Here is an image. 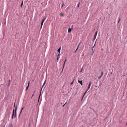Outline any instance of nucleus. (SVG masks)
<instances>
[{"label":"nucleus","instance_id":"6","mask_svg":"<svg viewBox=\"0 0 127 127\" xmlns=\"http://www.w3.org/2000/svg\"><path fill=\"white\" fill-rule=\"evenodd\" d=\"M24 107H23L22 109H21V111H20V113L19 115V117H20V114H21V113H22V110H23V109H24Z\"/></svg>","mask_w":127,"mask_h":127},{"label":"nucleus","instance_id":"10","mask_svg":"<svg viewBox=\"0 0 127 127\" xmlns=\"http://www.w3.org/2000/svg\"><path fill=\"white\" fill-rule=\"evenodd\" d=\"M71 31V29L70 28H69L68 30V32H70Z\"/></svg>","mask_w":127,"mask_h":127},{"label":"nucleus","instance_id":"13","mask_svg":"<svg viewBox=\"0 0 127 127\" xmlns=\"http://www.w3.org/2000/svg\"><path fill=\"white\" fill-rule=\"evenodd\" d=\"M46 19V17H45L42 20V22H44V21H45V19Z\"/></svg>","mask_w":127,"mask_h":127},{"label":"nucleus","instance_id":"1","mask_svg":"<svg viewBox=\"0 0 127 127\" xmlns=\"http://www.w3.org/2000/svg\"><path fill=\"white\" fill-rule=\"evenodd\" d=\"M17 109V106H16V107L15 108V113H14V109L13 110L12 115V119H13V117H14V118H15L16 117V112Z\"/></svg>","mask_w":127,"mask_h":127},{"label":"nucleus","instance_id":"25","mask_svg":"<svg viewBox=\"0 0 127 127\" xmlns=\"http://www.w3.org/2000/svg\"><path fill=\"white\" fill-rule=\"evenodd\" d=\"M35 92V91H34V92H33V94H32V96H33V94H34V93Z\"/></svg>","mask_w":127,"mask_h":127},{"label":"nucleus","instance_id":"26","mask_svg":"<svg viewBox=\"0 0 127 127\" xmlns=\"http://www.w3.org/2000/svg\"><path fill=\"white\" fill-rule=\"evenodd\" d=\"M83 69V68H82V69H81V71H80V72H82Z\"/></svg>","mask_w":127,"mask_h":127},{"label":"nucleus","instance_id":"11","mask_svg":"<svg viewBox=\"0 0 127 127\" xmlns=\"http://www.w3.org/2000/svg\"><path fill=\"white\" fill-rule=\"evenodd\" d=\"M88 91V90H87L84 93V95H83V96L82 97V99L81 100H82L83 99V97H84V96L86 94V92H87Z\"/></svg>","mask_w":127,"mask_h":127},{"label":"nucleus","instance_id":"24","mask_svg":"<svg viewBox=\"0 0 127 127\" xmlns=\"http://www.w3.org/2000/svg\"><path fill=\"white\" fill-rule=\"evenodd\" d=\"M92 51H93V53H94V50H93V48H92Z\"/></svg>","mask_w":127,"mask_h":127},{"label":"nucleus","instance_id":"15","mask_svg":"<svg viewBox=\"0 0 127 127\" xmlns=\"http://www.w3.org/2000/svg\"><path fill=\"white\" fill-rule=\"evenodd\" d=\"M103 71H102L101 72V74L100 76H102L103 74Z\"/></svg>","mask_w":127,"mask_h":127},{"label":"nucleus","instance_id":"22","mask_svg":"<svg viewBox=\"0 0 127 127\" xmlns=\"http://www.w3.org/2000/svg\"><path fill=\"white\" fill-rule=\"evenodd\" d=\"M78 49V48H77L76 49V50L75 51H74V53H75L76 51H77V50Z\"/></svg>","mask_w":127,"mask_h":127},{"label":"nucleus","instance_id":"23","mask_svg":"<svg viewBox=\"0 0 127 127\" xmlns=\"http://www.w3.org/2000/svg\"><path fill=\"white\" fill-rule=\"evenodd\" d=\"M101 77H102V76H100L99 77H98V79H100L101 78Z\"/></svg>","mask_w":127,"mask_h":127},{"label":"nucleus","instance_id":"21","mask_svg":"<svg viewBox=\"0 0 127 127\" xmlns=\"http://www.w3.org/2000/svg\"><path fill=\"white\" fill-rule=\"evenodd\" d=\"M120 19H121V18H119V20H118V23H119L120 20Z\"/></svg>","mask_w":127,"mask_h":127},{"label":"nucleus","instance_id":"2","mask_svg":"<svg viewBox=\"0 0 127 127\" xmlns=\"http://www.w3.org/2000/svg\"><path fill=\"white\" fill-rule=\"evenodd\" d=\"M66 58L65 60V61L64 62V65H63V69H62V72H63V69H64V65H65L66 62Z\"/></svg>","mask_w":127,"mask_h":127},{"label":"nucleus","instance_id":"7","mask_svg":"<svg viewBox=\"0 0 127 127\" xmlns=\"http://www.w3.org/2000/svg\"><path fill=\"white\" fill-rule=\"evenodd\" d=\"M30 82H29L28 83V86H27V87L26 88V90H27L28 88H29V85H30Z\"/></svg>","mask_w":127,"mask_h":127},{"label":"nucleus","instance_id":"9","mask_svg":"<svg viewBox=\"0 0 127 127\" xmlns=\"http://www.w3.org/2000/svg\"><path fill=\"white\" fill-rule=\"evenodd\" d=\"M60 54L59 53L58 55L57 58V60H58V59L60 58Z\"/></svg>","mask_w":127,"mask_h":127},{"label":"nucleus","instance_id":"17","mask_svg":"<svg viewBox=\"0 0 127 127\" xmlns=\"http://www.w3.org/2000/svg\"><path fill=\"white\" fill-rule=\"evenodd\" d=\"M74 79H73L72 82L71 83V85H72V84H73V82H74Z\"/></svg>","mask_w":127,"mask_h":127},{"label":"nucleus","instance_id":"14","mask_svg":"<svg viewBox=\"0 0 127 127\" xmlns=\"http://www.w3.org/2000/svg\"><path fill=\"white\" fill-rule=\"evenodd\" d=\"M91 82H90L89 83V85H88V86H89V87H90L91 86Z\"/></svg>","mask_w":127,"mask_h":127},{"label":"nucleus","instance_id":"32","mask_svg":"<svg viewBox=\"0 0 127 127\" xmlns=\"http://www.w3.org/2000/svg\"><path fill=\"white\" fill-rule=\"evenodd\" d=\"M73 25H72V27H73Z\"/></svg>","mask_w":127,"mask_h":127},{"label":"nucleus","instance_id":"33","mask_svg":"<svg viewBox=\"0 0 127 127\" xmlns=\"http://www.w3.org/2000/svg\"><path fill=\"white\" fill-rule=\"evenodd\" d=\"M94 46H95V45H94V46L93 47V48H94Z\"/></svg>","mask_w":127,"mask_h":127},{"label":"nucleus","instance_id":"31","mask_svg":"<svg viewBox=\"0 0 127 127\" xmlns=\"http://www.w3.org/2000/svg\"><path fill=\"white\" fill-rule=\"evenodd\" d=\"M10 127H13V126H12V124L11 125Z\"/></svg>","mask_w":127,"mask_h":127},{"label":"nucleus","instance_id":"20","mask_svg":"<svg viewBox=\"0 0 127 127\" xmlns=\"http://www.w3.org/2000/svg\"><path fill=\"white\" fill-rule=\"evenodd\" d=\"M9 84H8V86H9V85H10V82H11V81H10V80H9Z\"/></svg>","mask_w":127,"mask_h":127},{"label":"nucleus","instance_id":"12","mask_svg":"<svg viewBox=\"0 0 127 127\" xmlns=\"http://www.w3.org/2000/svg\"><path fill=\"white\" fill-rule=\"evenodd\" d=\"M64 15V14L63 13H61L60 14V15L62 17H63V16Z\"/></svg>","mask_w":127,"mask_h":127},{"label":"nucleus","instance_id":"19","mask_svg":"<svg viewBox=\"0 0 127 127\" xmlns=\"http://www.w3.org/2000/svg\"><path fill=\"white\" fill-rule=\"evenodd\" d=\"M80 3V2H79L78 3V5L77 6L78 7H79Z\"/></svg>","mask_w":127,"mask_h":127},{"label":"nucleus","instance_id":"8","mask_svg":"<svg viewBox=\"0 0 127 127\" xmlns=\"http://www.w3.org/2000/svg\"><path fill=\"white\" fill-rule=\"evenodd\" d=\"M61 48V47H60L59 48V49L57 50V51L59 52V53H60V54Z\"/></svg>","mask_w":127,"mask_h":127},{"label":"nucleus","instance_id":"16","mask_svg":"<svg viewBox=\"0 0 127 127\" xmlns=\"http://www.w3.org/2000/svg\"><path fill=\"white\" fill-rule=\"evenodd\" d=\"M23 1H22V3H21V7H22V6H23Z\"/></svg>","mask_w":127,"mask_h":127},{"label":"nucleus","instance_id":"29","mask_svg":"<svg viewBox=\"0 0 127 127\" xmlns=\"http://www.w3.org/2000/svg\"><path fill=\"white\" fill-rule=\"evenodd\" d=\"M79 45H80V43L78 44V46L77 48H78V47H79Z\"/></svg>","mask_w":127,"mask_h":127},{"label":"nucleus","instance_id":"3","mask_svg":"<svg viewBox=\"0 0 127 127\" xmlns=\"http://www.w3.org/2000/svg\"><path fill=\"white\" fill-rule=\"evenodd\" d=\"M78 82L82 86L83 85L82 80L80 81L79 80H78Z\"/></svg>","mask_w":127,"mask_h":127},{"label":"nucleus","instance_id":"27","mask_svg":"<svg viewBox=\"0 0 127 127\" xmlns=\"http://www.w3.org/2000/svg\"><path fill=\"white\" fill-rule=\"evenodd\" d=\"M66 102L63 105V107H64V105H65V104H66Z\"/></svg>","mask_w":127,"mask_h":127},{"label":"nucleus","instance_id":"5","mask_svg":"<svg viewBox=\"0 0 127 127\" xmlns=\"http://www.w3.org/2000/svg\"><path fill=\"white\" fill-rule=\"evenodd\" d=\"M45 82H46V81H45V82H44V84H43V85L42 86V88L41 89V91H40V94H41V90H42V89L43 88V87L44 86L45 84ZM40 95L39 96V99L40 97Z\"/></svg>","mask_w":127,"mask_h":127},{"label":"nucleus","instance_id":"4","mask_svg":"<svg viewBox=\"0 0 127 127\" xmlns=\"http://www.w3.org/2000/svg\"><path fill=\"white\" fill-rule=\"evenodd\" d=\"M97 32H98L97 31H96V32H95V33L94 35V40L96 38V36L97 35Z\"/></svg>","mask_w":127,"mask_h":127},{"label":"nucleus","instance_id":"30","mask_svg":"<svg viewBox=\"0 0 127 127\" xmlns=\"http://www.w3.org/2000/svg\"><path fill=\"white\" fill-rule=\"evenodd\" d=\"M64 4V3L62 5V7H63Z\"/></svg>","mask_w":127,"mask_h":127},{"label":"nucleus","instance_id":"28","mask_svg":"<svg viewBox=\"0 0 127 127\" xmlns=\"http://www.w3.org/2000/svg\"><path fill=\"white\" fill-rule=\"evenodd\" d=\"M90 87L88 86V90H88V89H90Z\"/></svg>","mask_w":127,"mask_h":127},{"label":"nucleus","instance_id":"18","mask_svg":"<svg viewBox=\"0 0 127 127\" xmlns=\"http://www.w3.org/2000/svg\"><path fill=\"white\" fill-rule=\"evenodd\" d=\"M43 22H42L41 23V27H42V26L43 25Z\"/></svg>","mask_w":127,"mask_h":127}]
</instances>
